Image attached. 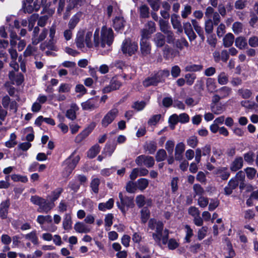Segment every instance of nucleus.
Returning <instances> with one entry per match:
<instances>
[{
	"mask_svg": "<svg viewBox=\"0 0 258 258\" xmlns=\"http://www.w3.org/2000/svg\"><path fill=\"white\" fill-rule=\"evenodd\" d=\"M62 192L63 189L61 187L56 188L52 191V198L49 202L36 195L31 196L30 201L34 205L39 206L37 212L48 213L55 207L54 202L58 199Z\"/></svg>",
	"mask_w": 258,
	"mask_h": 258,
	"instance_id": "nucleus-1",
	"label": "nucleus"
},
{
	"mask_svg": "<svg viewBox=\"0 0 258 258\" xmlns=\"http://www.w3.org/2000/svg\"><path fill=\"white\" fill-rule=\"evenodd\" d=\"M113 32L111 28L103 26L101 30V38L99 37V30L97 29L94 34V45L95 47H104L105 45L110 46L113 41Z\"/></svg>",
	"mask_w": 258,
	"mask_h": 258,
	"instance_id": "nucleus-2",
	"label": "nucleus"
},
{
	"mask_svg": "<svg viewBox=\"0 0 258 258\" xmlns=\"http://www.w3.org/2000/svg\"><path fill=\"white\" fill-rule=\"evenodd\" d=\"M120 202L116 203L118 208L124 215L128 208H132L134 206L133 197L124 196L122 192L118 195Z\"/></svg>",
	"mask_w": 258,
	"mask_h": 258,
	"instance_id": "nucleus-3",
	"label": "nucleus"
},
{
	"mask_svg": "<svg viewBox=\"0 0 258 258\" xmlns=\"http://www.w3.org/2000/svg\"><path fill=\"white\" fill-rule=\"evenodd\" d=\"M137 43L132 42L130 39H125L122 44L121 49L123 54L132 56L138 50Z\"/></svg>",
	"mask_w": 258,
	"mask_h": 258,
	"instance_id": "nucleus-4",
	"label": "nucleus"
},
{
	"mask_svg": "<svg viewBox=\"0 0 258 258\" xmlns=\"http://www.w3.org/2000/svg\"><path fill=\"white\" fill-rule=\"evenodd\" d=\"M152 237L155 243L159 246H161L162 244L165 245L167 244L169 238V231L165 229L160 232H153Z\"/></svg>",
	"mask_w": 258,
	"mask_h": 258,
	"instance_id": "nucleus-5",
	"label": "nucleus"
},
{
	"mask_svg": "<svg viewBox=\"0 0 258 258\" xmlns=\"http://www.w3.org/2000/svg\"><path fill=\"white\" fill-rule=\"evenodd\" d=\"M118 113V110L117 108H112L104 116L102 121L101 124L102 126L106 127L116 117Z\"/></svg>",
	"mask_w": 258,
	"mask_h": 258,
	"instance_id": "nucleus-6",
	"label": "nucleus"
},
{
	"mask_svg": "<svg viewBox=\"0 0 258 258\" xmlns=\"http://www.w3.org/2000/svg\"><path fill=\"white\" fill-rule=\"evenodd\" d=\"M135 161L138 165L141 166L144 164L148 168L153 167L155 164L154 159L153 157L144 155L137 157Z\"/></svg>",
	"mask_w": 258,
	"mask_h": 258,
	"instance_id": "nucleus-7",
	"label": "nucleus"
},
{
	"mask_svg": "<svg viewBox=\"0 0 258 258\" xmlns=\"http://www.w3.org/2000/svg\"><path fill=\"white\" fill-rule=\"evenodd\" d=\"M95 126L96 123L95 122L91 123L85 129L76 136L75 142L77 143H81L92 132Z\"/></svg>",
	"mask_w": 258,
	"mask_h": 258,
	"instance_id": "nucleus-8",
	"label": "nucleus"
},
{
	"mask_svg": "<svg viewBox=\"0 0 258 258\" xmlns=\"http://www.w3.org/2000/svg\"><path fill=\"white\" fill-rule=\"evenodd\" d=\"M84 110H92L99 107L97 97L91 98L81 103Z\"/></svg>",
	"mask_w": 258,
	"mask_h": 258,
	"instance_id": "nucleus-9",
	"label": "nucleus"
},
{
	"mask_svg": "<svg viewBox=\"0 0 258 258\" xmlns=\"http://www.w3.org/2000/svg\"><path fill=\"white\" fill-rule=\"evenodd\" d=\"M213 56L216 62H219L221 60L226 62L229 58L228 51L225 49L222 50L221 52L218 50L215 51L213 53Z\"/></svg>",
	"mask_w": 258,
	"mask_h": 258,
	"instance_id": "nucleus-10",
	"label": "nucleus"
},
{
	"mask_svg": "<svg viewBox=\"0 0 258 258\" xmlns=\"http://www.w3.org/2000/svg\"><path fill=\"white\" fill-rule=\"evenodd\" d=\"M205 18L206 19L214 20L215 23L218 21H221V17L217 12H216L214 9L211 7H208L205 12Z\"/></svg>",
	"mask_w": 258,
	"mask_h": 258,
	"instance_id": "nucleus-11",
	"label": "nucleus"
},
{
	"mask_svg": "<svg viewBox=\"0 0 258 258\" xmlns=\"http://www.w3.org/2000/svg\"><path fill=\"white\" fill-rule=\"evenodd\" d=\"M121 85L120 81L113 77L110 80L109 84L103 89L102 92L103 93H108L112 91L119 89Z\"/></svg>",
	"mask_w": 258,
	"mask_h": 258,
	"instance_id": "nucleus-12",
	"label": "nucleus"
},
{
	"mask_svg": "<svg viewBox=\"0 0 258 258\" xmlns=\"http://www.w3.org/2000/svg\"><path fill=\"white\" fill-rule=\"evenodd\" d=\"M73 155V154L71 156L69 159H68L65 161L66 164L67 165V166L66 167V169L67 172L68 173V175L72 172L80 159V158L78 155L72 158Z\"/></svg>",
	"mask_w": 258,
	"mask_h": 258,
	"instance_id": "nucleus-13",
	"label": "nucleus"
},
{
	"mask_svg": "<svg viewBox=\"0 0 258 258\" xmlns=\"http://www.w3.org/2000/svg\"><path fill=\"white\" fill-rule=\"evenodd\" d=\"M140 46L142 56H146L151 53V45L149 41L140 40Z\"/></svg>",
	"mask_w": 258,
	"mask_h": 258,
	"instance_id": "nucleus-14",
	"label": "nucleus"
},
{
	"mask_svg": "<svg viewBox=\"0 0 258 258\" xmlns=\"http://www.w3.org/2000/svg\"><path fill=\"white\" fill-rule=\"evenodd\" d=\"M171 23L173 29L177 30V33H181L183 32V28L179 20V16L173 14L171 16Z\"/></svg>",
	"mask_w": 258,
	"mask_h": 258,
	"instance_id": "nucleus-15",
	"label": "nucleus"
},
{
	"mask_svg": "<svg viewBox=\"0 0 258 258\" xmlns=\"http://www.w3.org/2000/svg\"><path fill=\"white\" fill-rule=\"evenodd\" d=\"M153 41L157 48H161L165 44V37L162 33L157 32L154 35Z\"/></svg>",
	"mask_w": 258,
	"mask_h": 258,
	"instance_id": "nucleus-16",
	"label": "nucleus"
},
{
	"mask_svg": "<svg viewBox=\"0 0 258 258\" xmlns=\"http://www.w3.org/2000/svg\"><path fill=\"white\" fill-rule=\"evenodd\" d=\"M85 30L83 29L80 30L77 34L76 38L75 39V43L76 44L77 47L78 48L82 49L85 47Z\"/></svg>",
	"mask_w": 258,
	"mask_h": 258,
	"instance_id": "nucleus-17",
	"label": "nucleus"
},
{
	"mask_svg": "<svg viewBox=\"0 0 258 258\" xmlns=\"http://www.w3.org/2000/svg\"><path fill=\"white\" fill-rule=\"evenodd\" d=\"M243 165V159L242 157H236L231 162L230 169L233 172L240 169Z\"/></svg>",
	"mask_w": 258,
	"mask_h": 258,
	"instance_id": "nucleus-18",
	"label": "nucleus"
},
{
	"mask_svg": "<svg viewBox=\"0 0 258 258\" xmlns=\"http://www.w3.org/2000/svg\"><path fill=\"white\" fill-rule=\"evenodd\" d=\"M185 150V145L182 142L178 143L175 149V159L180 161L182 159L183 153Z\"/></svg>",
	"mask_w": 258,
	"mask_h": 258,
	"instance_id": "nucleus-19",
	"label": "nucleus"
},
{
	"mask_svg": "<svg viewBox=\"0 0 258 258\" xmlns=\"http://www.w3.org/2000/svg\"><path fill=\"white\" fill-rule=\"evenodd\" d=\"M55 32L56 27L54 25H52L49 29V37H50V40L47 45L48 48L52 50H55V47L53 44L55 43V40H54Z\"/></svg>",
	"mask_w": 258,
	"mask_h": 258,
	"instance_id": "nucleus-20",
	"label": "nucleus"
},
{
	"mask_svg": "<svg viewBox=\"0 0 258 258\" xmlns=\"http://www.w3.org/2000/svg\"><path fill=\"white\" fill-rule=\"evenodd\" d=\"M40 5L36 2H34L33 5L32 3H25V2H23V8L24 12H27L28 13H31L34 11H38L40 9Z\"/></svg>",
	"mask_w": 258,
	"mask_h": 258,
	"instance_id": "nucleus-21",
	"label": "nucleus"
},
{
	"mask_svg": "<svg viewBox=\"0 0 258 258\" xmlns=\"http://www.w3.org/2000/svg\"><path fill=\"white\" fill-rule=\"evenodd\" d=\"M220 21L215 23L214 20L212 19H206L204 23L205 31L207 34H211L213 32L214 26L218 25Z\"/></svg>",
	"mask_w": 258,
	"mask_h": 258,
	"instance_id": "nucleus-22",
	"label": "nucleus"
},
{
	"mask_svg": "<svg viewBox=\"0 0 258 258\" xmlns=\"http://www.w3.org/2000/svg\"><path fill=\"white\" fill-rule=\"evenodd\" d=\"M125 21L123 17L120 16L115 17L113 20V27L116 31H119L124 27Z\"/></svg>",
	"mask_w": 258,
	"mask_h": 258,
	"instance_id": "nucleus-23",
	"label": "nucleus"
},
{
	"mask_svg": "<svg viewBox=\"0 0 258 258\" xmlns=\"http://www.w3.org/2000/svg\"><path fill=\"white\" fill-rule=\"evenodd\" d=\"M191 22L196 32L197 33L202 40L204 41L205 38L204 30L200 25L199 22L196 19H191Z\"/></svg>",
	"mask_w": 258,
	"mask_h": 258,
	"instance_id": "nucleus-24",
	"label": "nucleus"
},
{
	"mask_svg": "<svg viewBox=\"0 0 258 258\" xmlns=\"http://www.w3.org/2000/svg\"><path fill=\"white\" fill-rule=\"evenodd\" d=\"M210 109L212 112L216 115L221 114L226 110L224 105L221 103L213 105H210Z\"/></svg>",
	"mask_w": 258,
	"mask_h": 258,
	"instance_id": "nucleus-25",
	"label": "nucleus"
},
{
	"mask_svg": "<svg viewBox=\"0 0 258 258\" xmlns=\"http://www.w3.org/2000/svg\"><path fill=\"white\" fill-rule=\"evenodd\" d=\"M215 173L217 176L220 177L223 180L227 179L230 176V173L227 167L219 168L216 171Z\"/></svg>",
	"mask_w": 258,
	"mask_h": 258,
	"instance_id": "nucleus-26",
	"label": "nucleus"
},
{
	"mask_svg": "<svg viewBox=\"0 0 258 258\" xmlns=\"http://www.w3.org/2000/svg\"><path fill=\"white\" fill-rule=\"evenodd\" d=\"M74 229L79 233H88L90 231V228L88 226L83 222H80L75 224Z\"/></svg>",
	"mask_w": 258,
	"mask_h": 258,
	"instance_id": "nucleus-27",
	"label": "nucleus"
},
{
	"mask_svg": "<svg viewBox=\"0 0 258 258\" xmlns=\"http://www.w3.org/2000/svg\"><path fill=\"white\" fill-rule=\"evenodd\" d=\"M169 71L166 70H160L154 75L157 82H162L165 80V79L169 76Z\"/></svg>",
	"mask_w": 258,
	"mask_h": 258,
	"instance_id": "nucleus-28",
	"label": "nucleus"
},
{
	"mask_svg": "<svg viewBox=\"0 0 258 258\" xmlns=\"http://www.w3.org/2000/svg\"><path fill=\"white\" fill-rule=\"evenodd\" d=\"M235 45L240 49H245L247 46L246 38L243 36L237 37L235 40Z\"/></svg>",
	"mask_w": 258,
	"mask_h": 258,
	"instance_id": "nucleus-29",
	"label": "nucleus"
},
{
	"mask_svg": "<svg viewBox=\"0 0 258 258\" xmlns=\"http://www.w3.org/2000/svg\"><path fill=\"white\" fill-rule=\"evenodd\" d=\"M234 40V35L230 33L227 34L223 39V44L225 47H229L233 44Z\"/></svg>",
	"mask_w": 258,
	"mask_h": 258,
	"instance_id": "nucleus-30",
	"label": "nucleus"
},
{
	"mask_svg": "<svg viewBox=\"0 0 258 258\" xmlns=\"http://www.w3.org/2000/svg\"><path fill=\"white\" fill-rule=\"evenodd\" d=\"M26 239L30 240L34 245L38 244V238L37 235V231L33 230L31 232L27 233L24 235Z\"/></svg>",
	"mask_w": 258,
	"mask_h": 258,
	"instance_id": "nucleus-31",
	"label": "nucleus"
},
{
	"mask_svg": "<svg viewBox=\"0 0 258 258\" xmlns=\"http://www.w3.org/2000/svg\"><path fill=\"white\" fill-rule=\"evenodd\" d=\"M114 67L123 71H126V70L127 72L128 70L134 71V70L132 67L126 66L123 61L119 60L115 61L110 64V67L112 68Z\"/></svg>",
	"mask_w": 258,
	"mask_h": 258,
	"instance_id": "nucleus-32",
	"label": "nucleus"
},
{
	"mask_svg": "<svg viewBox=\"0 0 258 258\" xmlns=\"http://www.w3.org/2000/svg\"><path fill=\"white\" fill-rule=\"evenodd\" d=\"M114 204V200L113 199H110L106 203H100L98 205V209L99 210L102 211H105L106 210L111 209Z\"/></svg>",
	"mask_w": 258,
	"mask_h": 258,
	"instance_id": "nucleus-33",
	"label": "nucleus"
},
{
	"mask_svg": "<svg viewBox=\"0 0 258 258\" xmlns=\"http://www.w3.org/2000/svg\"><path fill=\"white\" fill-rule=\"evenodd\" d=\"M47 33V30L46 28H44L40 34L38 35L35 39H32V43L33 45L38 44L40 42L43 41L46 37Z\"/></svg>",
	"mask_w": 258,
	"mask_h": 258,
	"instance_id": "nucleus-34",
	"label": "nucleus"
},
{
	"mask_svg": "<svg viewBox=\"0 0 258 258\" xmlns=\"http://www.w3.org/2000/svg\"><path fill=\"white\" fill-rule=\"evenodd\" d=\"M78 110V107L76 104L71 106L70 109H68L66 113V116L71 120H74L76 118V111Z\"/></svg>",
	"mask_w": 258,
	"mask_h": 258,
	"instance_id": "nucleus-35",
	"label": "nucleus"
},
{
	"mask_svg": "<svg viewBox=\"0 0 258 258\" xmlns=\"http://www.w3.org/2000/svg\"><path fill=\"white\" fill-rule=\"evenodd\" d=\"M218 92L220 95V97L222 99L226 98L228 97L232 92V89L231 88L227 86H224L220 88Z\"/></svg>",
	"mask_w": 258,
	"mask_h": 258,
	"instance_id": "nucleus-36",
	"label": "nucleus"
},
{
	"mask_svg": "<svg viewBox=\"0 0 258 258\" xmlns=\"http://www.w3.org/2000/svg\"><path fill=\"white\" fill-rule=\"evenodd\" d=\"M84 2V0H69V4L67 7V12H69L76 7L82 6Z\"/></svg>",
	"mask_w": 258,
	"mask_h": 258,
	"instance_id": "nucleus-37",
	"label": "nucleus"
},
{
	"mask_svg": "<svg viewBox=\"0 0 258 258\" xmlns=\"http://www.w3.org/2000/svg\"><path fill=\"white\" fill-rule=\"evenodd\" d=\"M136 184L137 188L143 191L148 187L149 180L146 178H141L137 181Z\"/></svg>",
	"mask_w": 258,
	"mask_h": 258,
	"instance_id": "nucleus-38",
	"label": "nucleus"
},
{
	"mask_svg": "<svg viewBox=\"0 0 258 258\" xmlns=\"http://www.w3.org/2000/svg\"><path fill=\"white\" fill-rule=\"evenodd\" d=\"M80 14H76L72 17L68 24L69 28L73 30L75 28L80 21Z\"/></svg>",
	"mask_w": 258,
	"mask_h": 258,
	"instance_id": "nucleus-39",
	"label": "nucleus"
},
{
	"mask_svg": "<svg viewBox=\"0 0 258 258\" xmlns=\"http://www.w3.org/2000/svg\"><path fill=\"white\" fill-rule=\"evenodd\" d=\"M157 148V144L154 141H150L149 143H147L145 146L146 151H148L150 154H153Z\"/></svg>",
	"mask_w": 258,
	"mask_h": 258,
	"instance_id": "nucleus-40",
	"label": "nucleus"
},
{
	"mask_svg": "<svg viewBox=\"0 0 258 258\" xmlns=\"http://www.w3.org/2000/svg\"><path fill=\"white\" fill-rule=\"evenodd\" d=\"M228 75L224 72H221L217 77L218 82L221 85L227 84L228 82Z\"/></svg>",
	"mask_w": 258,
	"mask_h": 258,
	"instance_id": "nucleus-41",
	"label": "nucleus"
},
{
	"mask_svg": "<svg viewBox=\"0 0 258 258\" xmlns=\"http://www.w3.org/2000/svg\"><path fill=\"white\" fill-rule=\"evenodd\" d=\"M159 24L160 30L164 34L167 33L168 31L171 30L170 27L169 25V23L166 21H165L163 19H160L159 21Z\"/></svg>",
	"mask_w": 258,
	"mask_h": 258,
	"instance_id": "nucleus-42",
	"label": "nucleus"
},
{
	"mask_svg": "<svg viewBox=\"0 0 258 258\" xmlns=\"http://www.w3.org/2000/svg\"><path fill=\"white\" fill-rule=\"evenodd\" d=\"M100 147L98 144H96L89 150L88 152V156L90 158H94L100 152Z\"/></svg>",
	"mask_w": 258,
	"mask_h": 258,
	"instance_id": "nucleus-43",
	"label": "nucleus"
},
{
	"mask_svg": "<svg viewBox=\"0 0 258 258\" xmlns=\"http://www.w3.org/2000/svg\"><path fill=\"white\" fill-rule=\"evenodd\" d=\"M158 84L154 76L146 79L143 82V86L148 87L150 86H156Z\"/></svg>",
	"mask_w": 258,
	"mask_h": 258,
	"instance_id": "nucleus-44",
	"label": "nucleus"
},
{
	"mask_svg": "<svg viewBox=\"0 0 258 258\" xmlns=\"http://www.w3.org/2000/svg\"><path fill=\"white\" fill-rule=\"evenodd\" d=\"M63 227L65 230H70L72 228L71 216L69 214L65 215L62 222Z\"/></svg>",
	"mask_w": 258,
	"mask_h": 258,
	"instance_id": "nucleus-45",
	"label": "nucleus"
},
{
	"mask_svg": "<svg viewBox=\"0 0 258 258\" xmlns=\"http://www.w3.org/2000/svg\"><path fill=\"white\" fill-rule=\"evenodd\" d=\"M92 37V33L90 31H86L84 36L85 42L87 47L91 48L93 46V44L92 43L91 38Z\"/></svg>",
	"mask_w": 258,
	"mask_h": 258,
	"instance_id": "nucleus-46",
	"label": "nucleus"
},
{
	"mask_svg": "<svg viewBox=\"0 0 258 258\" xmlns=\"http://www.w3.org/2000/svg\"><path fill=\"white\" fill-rule=\"evenodd\" d=\"M175 45L180 50H182L184 47H188L189 45L185 38H180L177 40L175 42Z\"/></svg>",
	"mask_w": 258,
	"mask_h": 258,
	"instance_id": "nucleus-47",
	"label": "nucleus"
},
{
	"mask_svg": "<svg viewBox=\"0 0 258 258\" xmlns=\"http://www.w3.org/2000/svg\"><path fill=\"white\" fill-rule=\"evenodd\" d=\"M206 87L209 92H213L216 89L215 80L211 78H208L206 80Z\"/></svg>",
	"mask_w": 258,
	"mask_h": 258,
	"instance_id": "nucleus-48",
	"label": "nucleus"
},
{
	"mask_svg": "<svg viewBox=\"0 0 258 258\" xmlns=\"http://www.w3.org/2000/svg\"><path fill=\"white\" fill-rule=\"evenodd\" d=\"M202 69L203 67L201 65L190 64L185 67L184 71L185 72H198L202 70Z\"/></svg>",
	"mask_w": 258,
	"mask_h": 258,
	"instance_id": "nucleus-49",
	"label": "nucleus"
},
{
	"mask_svg": "<svg viewBox=\"0 0 258 258\" xmlns=\"http://www.w3.org/2000/svg\"><path fill=\"white\" fill-rule=\"evenodd\" d=\"M140 17L143 18H147L149 17V8L145 5H142L140 7Z\"/></svg>",
	"mask_w": 258,
	"mask_h": 258,
	"instance_id": "nucleus-50",
	"label": "nucleus"
},
{
	"mask_svg": "<svg viewBox=\"0 0 258 258\" xmlns=\"http://www.w3.org/2000/svg\"><path fill=\"white\" fill-rule=\"evenodd\" d=\"M167 154L165 150H159L156 155V160L157 162L164 161L166 158Z\"/></svg>",
	"mask_w": 258,
	"mask_h": 258,
	"instance_id": "nucleus-51",
	"label": "nucleus"
},
{
	"mask_svg": "<svg viewBox=\"0 0 258 258\" xmlns=\"http://www.w3.org/2000/svg\"><path fill=\"white\" fill-rule=\"evenodd\" d=\"M16 135L14 133H12L10 135L9 140L5 143L6 146L8 148H12L14 147L17 144L16 141Z\"/></svg>",
	"mask_w": 258,
	"mask_h": 258,
	"instance_id": "nucleus-52",
	"label": "nucleus"
},
{
	"mask_svg": "<svg viewBox=\"0 0 258 258\" xmlns=\"http://www.w3.org/2000/svg\"><path fill=\"white\" fill-rule=\"evenodd\" d=\"M37 221L40 224H43L45 222L51 223L52 222V218L50 215H39L37 217Z\"/></svg>",
	"mask_w": 258,
	"mask_h": 258,
	"instance_id": "nucleus-53",
	"label": "nucleus"
},
{
	"mask_svg": "<svg viewBox=\"0 0 258 258\" xmlns=\"http://www.w3.org/2000/svg\"><path fill=\"white\" fill-rule=\"evenodd\" d=\"M254 154L252 151H249L243 155L245 161L249 164H251L254 161Z\"/></svg>",
	"mask_w": 258,
	"mask_h": 258,
	"instance_id": "nucleus-54",
	"label": "nucleus"
},
{
	"mask_svg": "<svg viewBox=\"0 0 258 258\" xmlns=\"http://www.w3.org/2000/svg\"><path fill=\"white\" fill-rule=\"evenodd\" d=\"M153 32H150V31L147 30V28H143L141 30V40L148 41Z\"/></svg>",
	"mask_w": 258,
	"mask_h": 258,
	"instance_id": "nucleus-55",
	"label": "nucleus"
},
{
	"mask_svg": "<svg viewBox=\"0 0 258 258\" xmlns=\"http://www.w3.org/2000/svg\"><path fill=\"white\" fill-rule=\"evenodd\" d=\"M238 92L244 99H248L252 95L251 91L247 89H239Z\"/></svg>",
	"mask_w": 258,
	"mask_h": 258,
	"instance_id": "nucleus-56",
	"label": "nucleus"
},
{
	"mask_svg": "<svg viewBox=\"0 0 258 258\" xmlns=\"http://www.w3.org/2000/svg\"><path fill=\"white\" fill-rule=\"evenodd\" d=\"M99 184L100 180L99 178H94L91 181L90 183V187L94 193L97 194L98 192V186Z\"/></svg>",
	"mask_w": 258,
	"mask_h": 258,
	"instance_id": "nucleus-57",
	"label": "nucleus"
},
{
	"mask_svg": "<svg viewBox=\"0 0 258 258\" xmlns=\"http://www.w3.org/2000/svg\"><path fill=\"white\" fill-rule=\"evenodd\" d=\"M196 79V75L194 74H187L185 75V81L187 85H192Z\"/></svg>",
	"mask_w": 258,
	"mask_h": 258,
	"instance_id": "nucleus-58",
	"label": "nucleus"
},
{
	"mask_svg": "<svg viewBox=\"0 0 258 258\" xmlns=\"http://www.w3.org/2000/svg\"><path fill=\"white\" fill-rule=\"evenodd\" d=\"M245 171L247 177L249 179H252L254 177L256 173V170L252 167H247L245 169Z\"/></svg>",
	"mask_w": 258,
	"mask_h": 258,
	"instance_id": "nucleus-59",
	"label": "nucleus"
},
{
	"mask_svg": "<svg viewBox=\"0 0 258 258\" xmlns=\"http://www.w3.org/2000/svg\"><path fill=\"white\" fill-rule=\"evenodd\" d=\"M198 140L195 136H191L187 140V145L192 148H195L198 145Z\"/></svg>",
	"mask_w": 258,
	"mask_h": 258,
	"instance_id": "nucleus-60",
	"label": "nucleus"
},
{
	"mask_svg": "<svg viewBox=\"0 0 258 258\" xmlns=\"http://www.w3.org/2000/svg\"><path fill=\"white\" fill-rule=\"evenodd\" d=\"M137 187L136 182L129 181L127 183L125 188L128 192L134 193L136 190Z\"/></svg>",
	"mask_w": 258,
	"mask_h": 258,
	"instance_id": "nucleus-61",
	"label": "nucleus"
},
{
	"mask_svg": "<svg viewBox=\"0 0 258 258\" xmlns=\"http://www.w3.org/2000/svg\"><path fill=\"white\" fill-rule=\"evenodd\" d=\"M198 203L200 207L204 208L208 206L209 204V200L207 198L201 196L198 200Z\"/></svg>",
	"mask_w": 258,
	"mask_h": 258,
	"instance_id": "nucleus-62",
	"label": "nucleus"
},
{
	"mask_svg": "<svg viewBox=\"0 0 258 258\" xmlns=\"http://www.w3.org/2000/svg\"><path fill=\"white\" fill-rule=\"evenodd\" d=\"M232 29L235 34H238L241 33L242 30V23L238 22L234 23L232 26Z\"/></svg>",
	"mask_w": 258,
	"mask_h": 258,
	"instance_id": "nucleus-63",
	"label": "nucleus"
},
{
	"mask_svg": "<svg viewBox=\"0 0 258 258\" xmlns=\"http://www.w3.org/2000/svg\"><path fill=\"white\" fill-rule=\"evenodd\" d=\"M248 42L250 47L252 48L258 47V36H252L250 37Z\"/></svg>",
	"mask_w": 258,
	"mask_h": 258,
	"instance_id": "nucleus-64",
	"label": "nucleus"
}]
</instances>
